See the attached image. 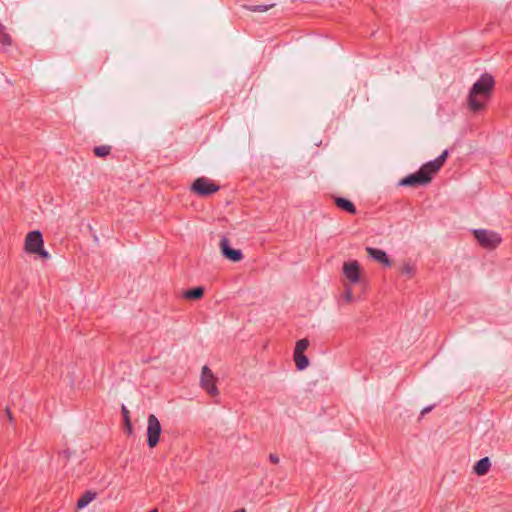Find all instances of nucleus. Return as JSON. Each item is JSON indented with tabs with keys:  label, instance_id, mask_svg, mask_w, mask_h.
<instances>
[{
	"label": "nucleus",
	"instance_id": "nucleus-1",
	"mask_svg": "<svg viewBox=\"0 0 512 512\" xmlns=\"http://www.w3.org/2000/svg\"><path fill=\"white\" fill-rule=\"evenodd\" d=\"M448 157V151L444 150L442 154L433 161L424 164L418 172L411 174L401 180L400 184L404 186L426 185L430 183L432 176L436 174L445 163Z\"/></svg>",
	"mask_w": 512,
	"mask_h": 512
},
{
	"label": "nucleus",
	"instance_id": "nucleus-2",
	"mask_svg": "<svg viewBox=\"0 0 512 512\" xmlns=\"http://www.w3.org/2000/svg\"><path fill=\"white\" fill-rule=\"evenodd\" d=\"M494 86L493 78L488 75H482L472 86L468 94L469 108L477 112L484 108L486 100L489 98Z\"/></svg>",
	"mask_w": 512,
	"mask_h": 512
},
{
	"label": "nucleus",
	"instance_id": "nucleus-3",
	"mask_svg": "<svg viewBox=\"0 0 512 512\" xmlns=\"http://www.w3.org/2000/svg\"><path fill=\"white\" fill-rule=\"evenodd\" d=\"M473 235L479 245L488 250L497 248L502 242L499 233L488 229H475Z\"/></svg>",
	"mask_w": 512,
	"mask_h": 512
},
{
	"label": "nucleus",
	"instance_id": "nucleus-4",
	"mask_svg": "<svg viewBox=\"0 0 512 512\" xmlns=\"http://www.w3.org/2000/svg\"><path fill=\"white\" fill-rule=\"evenodd\" d=\"M342 273L345 279L344 284L353 285L360 282V264L356 260H349L343 263Z\"/></svg>",
	"mask_w": 512,
	"mask_h": 512
},
{
	"label": "nucleus",
	"instance_id": "nucleus-5",
	"mask_svg": "<svg viewBox=\"0 0 512 512\" xmlns=\"http://www.w3.org/2000/svg\"><path fill=\"white\" fill-rule=\"evenodd\" d=\"M219 249L221 255L231 262L237 263L242 261L244 258L241 250L231 247V242L226 236L221 237L219 242Z\"/></svg>",
	"mask_w": 512,
	"mask_h": 512
},
{
	"label": "nucleus",
	"instance_id": "nucleus-6",
	"mask_svg": "<svg viewBox=\"0 0 512 512\" xmlns=\"http://www.w3.org/2000/svg\"><path fill=\"white\" fill-rule=\"evenodd\" d=\"M160 434L161 425L159 420L154 414L149 415L147 421V442L149 447L153 448L158 444Z\"/></svg>",
	"mask_w": 512,
	"mask_h": 512
},
{
	"label": "nucleus",
	"instance_id": "nucleus-7",
	"mask_svg": "<svg viewBox=\"0 0 512 512\" xmlns=\"http://www.w3.org/2000/svg\"><path fill=\"white\" fill-rule=\"evenodd\" d=\"M219 186L207 178H197L192 184V190L200 196H208L217 192Z\"/></svg>",
	"mask_w": 512,
	"mask_h": 512
},
{
	"label": "nucleus",
	"instance_id": "nucleus-8",
	"mask_svg": "<svg viewBox=\"0 0 512 512\" xmlns=\"http://www.w3.org/2000/svg\"><path fill=\"white\" fill-rule=\"evenodd\" d=\"M201 386L211 396H216L218 394V389L215 385V377L207 366L202 368Z\"/></svg>",
	"mask_w": 512,
	"mask_h": 512
},
{
	"label": "nucleus",
	"instance_id": "nucleus-9",
	"mask_svg": "<svg viewBox=\"0 0 512 512\" xmlns=\"http://www.w3.org/2000/svg\"><path fill=\"white\" fill-rule=\"evenodd\" d=\"M43 246L42 235L39 231H32L27 234L25 239V249L29 253H36L40 251Z\"/></svg>",
	"mask_w": 512,
	"mask_h": 512
},
{
	"label": "nucleus",
	"instance_id": "nucleus-10",
	"mask_svg": "<svg viewBox=\"0 0 512 512\" xmlns=\"http://www.w3.org/2000/svg\"><path fill=\"white\" fill-rule=\"evenodd\" d=\"M366 251L368 255L374 258L376 261L386 266H390L391 263L385 251L372 247H367Z\"/></svg>",
	"mask_w": 512,
	"mask_h": 512
},
{
	"label": "nucleus",
	"instance_id": "nucleus-11",
	"mask_svg": "<svg viewBox=\"0 0 512 512\" xmlns=\"http://www.w3.org/2000/svg\"><path fill=\"white\" fill-rule=\"evenodd\" d=\"M491 466V462L488 457L480 459L474 466V471L478 475H485Z\"/></svg>",
	"mask_w": 512,
	"mask_h": 512
},
{
	"label": "nucleus",
	"instance_id": "nucleus-12",
	"mask_svg": "<svg viewBox=\"0 0 512 512\" xmlns=\"http://www.w3.org/2000/svg\"><path fill=\"white\" fill-rule=\"evenodd\" d=\"M335 203L339 208H341L351 214L356 213V208H355L354 204L345 198H336Z\"/></svg>",
	"mask_w": 512,
	"mask_h": 512
},
{
	"label": "nucleus",
	"instance_id": "nucleus-13",
	"mask_svg": "<svg viewBox=\"0 0 512 512\" xmlns=\"http://www.w3.org/2000/svg\"><path fill=\"white\" fill-rule=\"evenodd\" d=\"M294 361H295L296 367L299 370H304L309 366V360L304 355V353H294Z\"/></svg>",
	"mask_w": 512,
	"mask_h": 512
},
{
	"label": "nucleus",
	"instance_id": "nucleus-14",
	"mask_svg": "<svg viewBox=\"0 0 512 512\" xmlns=\"http://www.w3.org/2000/svg\"><path fill=\"white\" fill-rule=\"evenodd\" d=\"M96 497L95 492L88 491L86 492L77 502V507L82 509L86 507L90 502H92Z\"/></svg>",
	"mask_w": 512,
	"mask_h": 512
},
{
	"label": "nucleus",
	"instance_id": "nucleus-15",
	"mask_svg": "<svg viewBox=\"0 0 512 512\" xmlns=\"http://www.w3.org/2000/svg\"><path fill=\"white\" fill-rule=\"evenodd\" d=\"M204 294V289L202 287H197L185 292L184 296L187 299L197 300L200 299Z\"/></svg>",
	"mask_w": 512,
	"mask_h": 512
},
{
	"label": "nucleus",
	"instance_id": "nucleus-16",
	"mask_svg": "<svg viewBox=\"0 0 512 512\" xmlns=\"http://www.w3.org/2000/svg\"><path fill=\"white\" fill-rule=\"evenodd\" d=\"M344 286H345V290L341 295V299H343L346 303H351L354 300L352 289H351L350 285L344 284Z\"/></svg>",
	"mask_w": 512,
	"mask_h": 512
},
{
	"label": "nucleus",
	"instance_id": "nucleus-17",
	"mask_svg": "<svg viewBox=\"0 0 512 512\" xmlns=\"http://www.w3.org/2000/svg\"><path fill=\"white\" fill-rule=\"evenodd\" d=\"M309 342L307 339H301L296 342L294 353H304L308 348Z\"/></svg>",
	"mask_w": 512,
	"mask_h": 512
},
{
	"label": "nucleus",
	"instance_id": "nucleus-18",
	"mask_svg": "<svg viewBox=\"0 0 512 512\" xmlns=\"http://www.w3.org/2000/svg\"><path fill=\"white\" fill-rule=\"evenodd\" d=\"M94 153L97 157H105L110 153L109 146H98L94 148Z\"/></svg>",
	"mask_w": 512,
	"mask_h": 512
},
{
	"label": "nucleus",
	"instance_id": "nucleus-19",
	"mask_svg": "<svg viewBox=\"0 0 512 512\" xmlns=\"http://www.w3.org/2000/svg\"><path fill=\"white\" fill-rule=\"evenodd\" d=\"M0 42L6 45L11 44V37L5 32V27L0 23Z\"/></svg>",
	"mask_w": 512,
	"mask_h": 512
},
{
	"label": "nucleus",
	"instance_id": "nucleus-20",
	"mask_svg": "<svg viewBox=\"0 0 512 512\" xmlns=\"http://www.w3.org/2000/svg\"><path fill=\"white\" fill-rule=\"evenodd\" d=\"M401 273L409 278L413 277L414 273H415V268L414 266L406 263L404 264L402 267H401Z\"/></svg>",
	"mask_w": 512,
	"mask_h": 512
},
{
	"label": "nucleus",
	"instance_id": "nucleus-21",
	"mask_svg": "<svg viewBox=\"0 0 512 512\" xmlns=\"http://www.w3.org/2000/svg\"><path fill=\"white\" fill-rule=\"evenodd\" d=\"M122 414H123L124 422L130 421L129 410L125 406H122Z\"/></svg>",
	"mask_w": 512,
	"mask_h": 512
},
{
	"label": "nucleus",
	"instance_id": "nucleus-22",
	"mask_svg": "<svg viewBox=\"0 0 512 512\" xmlns=\"http://www.w3.org/2000/svg\"><path fill=\"white\" fill-rule=\"evenodd\" d=\"M35 254H38L39 256L48 259L50 257L49 253L43 249V246L40 248V251H37Z\"/></svg>",
	"mask_w": 512,
	"mask_h": 512
},
{
	"label": "nucleus",
	"instance_id": "nucleus-23",
	"mask_svg": "<svg viewBox=\"0 0 512 512\" xmlns=\"http://www.w3.org/2000/svg\"><path fill=\"white\" fill-rule=\"evenodd\" d=\"M125 426H126V430L129 434L132 433L133 429H132V424H131V421H128V422H125Z\"/></svg>",
	"mask_w": 512,
	"mask_h": 512
},
{
	"label": "nucleus",
	"instance_id": "nucleus-24",
	"mask_svg": "<svg viewBox=\"0 0 512 512\" xmlns=\"http://www.w3.org/2000/svg\"><path fill=\"white\" fill-rule=\"evenodd\" d=\"M270 460L272 463H275V464L279 462L278 456L273 455V454L270 455Z\"/></svg>",
	"mask_w": 512,
	"mask_h": 512
},
{
	"label": "nucleus",
	"instance_id": "nucleus-25",
	"mask_svg": "<svg viewBox=\"0 0 512 512\" xmlns=\"http://www.w3.org/2000/svg\"><path fill=\"white\" fill-rule=\"evenodd\" d=\"M7 416L9 418L10 421H12V415H11V412L9 410H7Z\"/></svg>",
	"mask_w": 512,
	"mask_h": 512
},
{
	"label": "nucleus",
	"instance_id": "nucleus-26",
	"mask_svg": "<svg viewBox=\"0 0 512 512\" xmlns=\"http://www.w3.org/2000/svg\"><path fill=\"white\" fill-rule=\"evenodd\" d=\"M428 411H430V408H425V409L422 411V414L427 413Z\"/></svg>",
	"mask_w": 512,
	"mask_h": 512
},
{
	"label": "nucleus",
	"instance_id": "nucleus-27",
	"mask_svg": "<svg viewBox=\"0 0 512 512\" xmlns=\"http://www.w3.org/2000/svg\"><path fill=\"white\" fill-rule=\"evenodd\" d=\"M234 512H246L245 509H239V510H236Z\"/></svg>",
	"mask_w": 512,
	"mask_h": 512
},
{
	"label": "nucleus",
	"instance_id": "nucleus-28",
	"mask_svg": "<svg viewBox=\"0 0 512 512\" xmlns=\"http://www.w3.org/2000/svg\"><path fill=\"white\" fill-rule=\"evenodd\" d=\"M257 10H259V11H266V10H267V8H266V7H264L263 9L258 8Z\"/></svg>",
	"mask_w": 512,
	"mask_h": 512
},
{
	"label": "nucleus",
	"instance_id": "nucleus-29",
	"mask_svg": "<svg viewBox=\"0 0 512 512\" xmlns=\"http://www.w3.org/2000/svg\"><path fill=\"white\" fill-rule=\"evenodd\" d=\"M151 512H158V510L157 509H153Z\"/></svg>",
	"mask_w": 512,
	"mask_h": 512
}]
</instances>
